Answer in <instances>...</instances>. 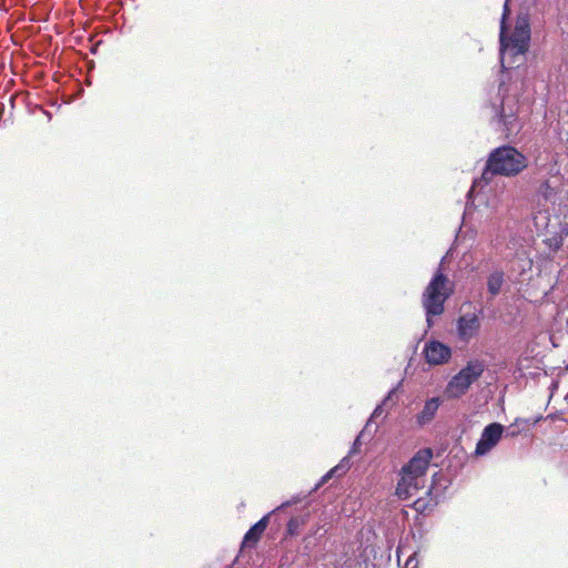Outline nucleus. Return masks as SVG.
<instances>
[{
	"instance_id": "f257e3e1",
	"label": "nucleus",
	"mask_w": 568,
	"mask_h": 568,
	"mask_svg": "<svg viewBox=\"0 0 568 568\" xmlns=\"http://www.w3.org/2000/svg\"><path fill=\"white\" fill-rule=\"evenodd\" d=\"M528 166V159L511 145H501L493 149L486 160L480 178L473 182L468 192V201L474 197L478 205L485 203L495 209L508 195H505V183L500 184V176L513 178L520 174Z\"/></svg>"
},
{
	"instance_id": "f03ea898",
	"label": "nucleus",
	"mask_w": 568,
	"mask_h": 568,
	"mask_svg": "<svg viewBox=\"0 0 568 568\" xmlns=\"http://www.w3.org/2000/svg\"><path fill=\"white\" fill-rule=\"evenodd\" d=\"M488 94L483 111L489 124L496 132H500L506 138L517 134L521 129L518 119L517 99L508 93V89L503 81L499 82L496 89L493 88Z\"/></svg>"
},
{
	"instance_id": "7ed1b4c3",
	"label": "nucleus",
	"mask_w": 568,
	"mask_h": 568,
	"mask_svg": "<svg viewBox=\"0 0 568 568\" xmlns=\"http://www.w3.org/2000/svg\"><path fill=\"white\" fill-rule=\"evenodd\" d=\"M453 292L454 285L439 266L422 294V305L425 310L428 327L434 325L433 317L444 313L445 303Z\"/></svg>"
},
{
	"instance_id": "20e7f679",
	"label": "nucleus",
	"mask_w": 568,
	"mask_h": 568,
	"mask_svg": "<svg viewBox=\"0 0 568 568\" xmlns=\"http://www.w3.org/2000/svg\"><path fill=\"white\" fill-rule=\"evenodd\" d=\"M531 38H499L501 68L514 69L525 63Z\"/></svg>"
},
{
	"instance_id": "39448f33",
	"label": "nucleus",
	"mask_w": 568,
	"mask_h": 568,
	"mask_svg": "<svg viewBox=\"0 0 568 568\" xmlns=\"http://www.w3.org/2000/svg\"><path fill=\"white\" fill-rule=\"evenodd\" d=\"M486 365L484 361L471 359L468 361L465 367H463L447 384V392L454 397L464 395L471 384L476 382L485 372Z\"/></svg>"
},
{
	"instance_id": "423d86ee",
	"label": "nucleus",
	"mask_w": 568,
	"mask_h": 568,
	"mask_svg": "<svg viewBox=\"0 0 568 568\" xmlns=\"http://www.w3.org/2000/svg\"><path fill=\"white\" fill-rule=\"evenodd\" d=\"M449 484V479L444 474L435 473L432 485L426 491L427 496L415 499L413 508L419 514L432 511L445 498Z\"/></svg>"
},
{
	"instance_id": "0eeeda50",
	"label": "nucleus",
	"mask_w": 568,
	"mask_h": 568,
	"mask_svg": "<svg viewBox=\"0 0 568 568\" xmlns=\"http://www.w3.org/2000/svg\"><path fill=\"white\" fill-rule=\"evenodd\" d=\"M505 426L500 423H490L484 427L480 438L476 444L474 455L483 457L497 446L505 432Z\"/></svg>"
},
{
	"instance_id": "6e6552de",
	"label": "nucleus",
	"mask_w": 568,
	"mask_h": 568,
	"mask_svg": "<svg viewBox=\"0 0 568 568\" xmlns=\"http://www.w3.org/2000/svg\"><path fill=\"white\" fill-rule=\"evenodd\" d=\"M302 499L300 497H294L291 500H287L280 505L277 508H275L273 511L266 514L263 516L257 523H255L244 535L243 544L246 546H253L255 545L265 529L267 528V525L270 523L271 516L278 510L285 509L286 507L300 503Z\"/></svg>"
},
{
	"instance_id": "1a4fd4ad",
	"label": "nucleus",
	"mask_w": 568,
	"mask_h": 568,
	"mask_svg": "<svg viewBox=\"0 0 568 568\" xmlns=\"http://www.w3.org/2000/svg\"><path fill=\"white\" fill-rule=\"evenodd\" d=\"M508 1H505L504 12L500 19V28L498 36H510L507 18L510 13ZM511 36H531L529 16L526 12H519L516 19L515 31Z\"/></svg>"
},
{
	"instance_id": "9d476101",
	"label": "nucleus",
	"mask_w": 568,
	"mask_h": 568,
	"mask_svg": "<svg viewBox=\"0 0 568 568\" xmlns=\"http://www.w3.org/2000/svg\"><path fill=\"white\" fill-rule=\"evenodd\" d=\"M433 458L430 448L419 449L413 458L402 468V474L424 477Z\"/></svg>"
},
{
	"instance_id": "9b49d317",
	"label": "nucleus",
	"mask_w": 568,
	"mask_h": 568,
	"mask_svg": "<svg viewBox=\"0 0 568 568\" xmlns=\"http://www.w3.org/2000/svg\"><path fill=\"white\" fill-rule=\"evenodd\" d=\"M424 355L428 364L440 365L449 361L452 349L438 341H430L425 344Z\"/></svg>"
},
{
	"instance_id": "f8f14e48",
	"label": "nucleus",
	"mask_w": 568,
	"mask_h": 568,
	"mask_svg": "<svg viewBox=\"0 0 568 568\" xmlns=\"http://www.w3.org/2000/svg\"><path fill=\"white\" fill-rule=\"evenodd\" d=\"M480 328V321L475 313H465L457 320V332L460 339L468 342Z\"/></svg>"
},
{
	"instance_id": "ddd939ff",
	"label": "nucleus",
	"mask_w": 568,
	"mask_h": 568,
	"mask_svg": "<svg viewBox=\"0 0 568 568\" xmlns=\"http://www.w3.org/2000/svg\"><path fill=\"white\" fill-rule=\"evenodd\" d=\"M424 477H415L402 474L396 486V495L402 500H407L415 496L418 489L424 485Z\"/></svg>"
},
{
	"instance_id": "4468645a",
	"label": "nucleus",
	"mask_w": 568,
	"mask_h": 568,
	"mask_svg": "<svg viewBox=\"0 0 568 568\" xmlns=\"http://www.w3.org/2000/svg\"><path fill=\"white\" fill-rule=\"evenodd\" d=\"M442 404L443 398L439 396L427 399L423 409L416 415V423L418 426L428 425L435 418Z\"/></svg>"
},
{
	"instance_id": "2eb2a0df",
	"label": "nucleus",
	"mask_w": 568,
	"mask_h": 568,
	"mask_svg": "<svg viewBox=\"0 0 568 568\" xmlns=\"http://www.w3.org/2000/svg\"><path fill=\"white\" fill-rule=\"evenodd\" d=\"M8 102L11 110L21 109L28 114H32L34 112L36 105L33 103L32 95L29 92H16L8 98Z\"/></svg>"
},
{
	"instance_id": "dca6fc26",
	"label": "nucleus",
	"mask_w": 568,
	"mask_h": 568,
	"mask_svg": "<svg viewBox=\"0 0 568 568\" xmlns=\"http://www.w3.org/2000/svg\"><path fill=\"white\" fill-rule=\"evenodd\" d=\"M402 385V382L398 383V385L396 387H393L388 393L387 395L385 396V398L383 399V402L377 405L375 407V409L373 410L367 424H366V427L367 428L371 424V422L374 419V418H377L378 416L382 415L383 410H384V407H389L392 406V400H393V397L394 395L397 393L398 388L400 387Z\"/></svg>"
},
{
	"instance_id": "f3484780",
	"label": "nucleus",
	"mask_w": 568,
	"mask_h": 568,
	"mask_svg": "<svg viewBox=\"0 0 568 568\" xmlns=\"http://www.w3.org/2000/svg\"><path fill=\"white\" fill-rule=\"evenodd\" d=\"M504 282L503 271H495L488 276L487 288L491 296H497L500 293Z\"/></svg>"
},
{
	"instance_id": "a211bd4d",
	"label": "nucleus",
	"mask_w": 568,
	"mask_h": 568,
	"mask_svg": "<svg viewBox=\"0 0 568 568\" xmlns=\"http://www.w3.org/2000/svg\"><path fill=\"white\" fill-rule=\"evenodd\" d=\"M308 517H310V513H305L303 515L292 517L287 524V528H286L287 535H290V536L298 535L301 528L307 523Z\"/></svg>"
},
{
	"instance_id": "6ab92c4d",
	"label": "nucleus",
	"mask_w": 568,
	"mask_h": 568,
	"mask_svg": "<svg viewBox=\"0 0 568 568\" xmlns=\"http://www.w3.org/2000/svg\"><path fill=\"white\" fill-rule=\"evenodd\" d=\"M349 457L346 456L335 467H333V469L337 473V476H342L349 469Z\"/></svg>"
},
{
	"instance_id": "aec40b11",
	"label": "nucleus",
	"mask_w": 568,
	"mask_h": 568,
	"mask_svg": "<svg viewBox=\"0 0 568 568\" xmlns=\"http://www.w3.org/2000/svg\"><path fill=\"white\" fill-rule=\"evenodd\" d=\"M364 436V430L355 438L353 446L349 450V455L357 453L358 447L361 446V438Z\"/></svg>"
},
{
	"instance_id": "412c9836",
	"label": "nucleus",
	"mask_w": 568,
	"mask_h": 568,
	"mask_svg": "<svg viewBox=\"0 0 568 568\" xmlns=\"http://www.w3.org/2000/svg\"><path fill=\"white\" fill-rule=\"evenodd\" d=\"M331 479V475L326 473L321 480L316 484L313 490H317L322 485L326 484Z\"/></svg>"
},
{
	"instance_id": "4be33fe9",
	"label": "nucleus",
	"mask_w": 568,
	"mask_h": 568,
	"mask_svg": "<svg viewBox=\"0 0 568 568\" xmlns=\"http://www.w3.org/2000/svg\"><path fill=\"white\" fill-rule=\"evenodd\" d=\"M331 479V475L326 473L321 480L316 484L313 490H317L322 485L326 484Z\"/></svg>"
},
{
	"instance_id": "5701e85b",
	"label": "nucleus",
	"mask_w": 568,
	"mask_h": 568,
	"mask_svg": "<svg viewBox=\"0 0 568 568\" xmlns=\"http://www.w3.org/2000/svg\"><path fill=\"white\" fill-rule=\"evenodd\" d=\"M38 111H41L43 115L47 116V120L49 121L51 119L50 113L45 110H42L40 105H38Z\"/></svg>"
},
{
	"instance_id": "b1692460",
	"label": "nucleus",
	"mask_w": 568,
	"mask_h": 568,
	"mask_svg": "<svg viewBox=\"0 0 568 568\" xmlns=\"http://www.w3.org/2000/svg\"><path fill=\"white\" fill-rule=\"evenodd\" d=\"M100 43H101V41H100V42H97V43H93V42H92V47H91V52H92V53H97V48H98V45H99Z\"/></svg>"
},
{
	"instance_id": "393cba45",
	"label": "nucleus",
	"mask_w": 568,
	"mask_h": 568,
	"mask_svg": "<svg viewBox=\"0 0 568 568\" xmlns=\"http://www.w3.org/2000/svg\"><path fill=\"white\" fill-rule=\"evenodd\" d=\"M42 10L45 11L48 14H50L51 7L49 4H44Z\"/></svg>"
},
{
	"instance_id": "a878e982",
	"label": "nucleus",
	"mask_w": 568,
	"mask_h": 568,
	"mask_svg": "<svg viewBox=\"0 0 568 568\" xmlns=\"http://www.w3.org/2000/svg\"><path fill=\"white\" fill-rule=\"evenodd\" d=\"M327 473L331 475V478L337 476V473H335L333 468L329 469Z\"/></svg>"
},
{
	"instance_id": "bb28decb",
	"label": "nucleus",
	"mask_w": 568,
	"mask_h": 568,
	"mask_svg": "<svg viewBox=\"0 0 568 568\" xmlns=\"http://www.w3.org/2000/svg\"><path fill=\"white\" fill-rule=\"evenodd\" d=\"M4 110H6L4 103H3V102H1V116H3V114H4Z\"/></svg>"
},
{
	"instance_id": "cd10ccee",
	"label": "nucleus",
	"mask_w": 568,
	"mask_h": 568,
	"mask_svg": "<svg viewBox=\"0 0 568 568\" xmlns=\"http://www.w3.org/2000/svg\"><path fill=\"white\" fill-rule=\"evenodd\" d=\"M37 21L39 22L40 21V3L38 2V18H37Z\"/></svg>"
},
{
	"instance_id": "c85d7f7f",
	"label": "nucleus",
	"mask_w": 568,
	"mask_h": 568,
	"mask_svg": "<svg viewBox=\"0 0 568 568\" xmlns=\"http://www.w3.org/2000/svg\"><path fill=\"white\" fill-rule=\"evenodd\" d=\"M17 38L14 37H11V40L13 41L14 44H19L20 42L19 41H16Z\"/></svg>"
},
{
	"instance_id": "c756f323",
	"label": "nucleus",
	"mask_w": 568,
	"mask_h": 568,
	"mask_svg": "<svg viewBox=\"0 0 568 568\" xmlns=\"http://www.w3.org/2000/svg\"><path fill=\"white\" fill-rule=\"evenodd\" d=\"M30 21H33V13L30 12Z\"/></svg>"
},
{
	"instance_id": "7c9ffc66",
	"label": "nucleus",
	"mask_w": 568,
	"mask_h": 568,
	"mask_svg": "<svg viewBox=\"0 0 568 568\" xmlns=\"http://www.w3.org/2000/svg\"><path fill=\"white\" fill-rule=\"evenodd\" d=\"M9 116H11V113L9 114ZM8 120H10V118L3 119V122L6 123Z\"/></svg>"
},
{
	"instance_id": "2f4dec72",
	"label": "nucleus",
	"mask_w": 568,
	"mask_h": 568,
	"mask_svg": "<svg viewBox=\"0 0 568 568\" xmlns=\"http://www.w3.org/2000/svg\"><path fill=\"white\" fill-rule=\"evenodd\" d=\"M41 30V27H38L37 32L40 33Z\"/></svg>"
}]
</instances>
